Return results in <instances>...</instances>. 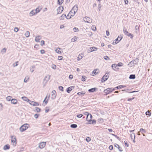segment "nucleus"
I'll use <instances>...</instances> for the list:
<instances>
[{"label": "nucleus", "instance_id": "f257e3e1", "mask_svg": "<svg viewBox=\"0 0 152 152\" xmlns=\"http://www.w3.org/2000/svg\"><path fill=\"white\" fill-rule=\"evenodd\" d=\"M29 124H25L22 125L20 128V131L23 132L26 130L29 127Z\"/></svg>", "mask_w": 152, "mask_h": 152}, {"label": "nucleus", "instance_id": "f03ea898", "mask_svg": "<svg viewBox=\"0 0 152 152\" xmlns=\"http://www.w3.org/2000/svg\"><path fill=\"white\" fill-rule=\"evenodd\" d=\"M139 59L138 58H136L134 60L130 61L128 64V66L130 67H132L133 64L136 65L137 64Z\"/></svg>", "mask_w": 152, "mask_h": 152}, {"label": "nucleus", "instance_id": "7ed1b4c3", "mask_svg": "<svg viewBox=\"0 0 152 152\" xmlns=\"http://www.w3.org/2000/svg\"><path fill=\"white\" fill-rule=\"evenodd\" d=\"M11 142L14 146H15L17 144V140L15 136H11Z\"/></svg>", "mask_w": 152, "mask_h": 152}, {"label": "nucleus", "instance_id": "20e7f679", "mask_svg": "<svg viewBox=\"0 0 152 152\" xmlns=\"http://www.w3.org/2000/svg\"><path fill=\"white\" fill-rule=\"evenodd\" d=\"M123 31L125 35L130 37L131 39H132L134 37L133 35L128 32L126 29H125V28H124Z\"/></svg>", "mask_w": 152, "mask_h": 152}, {"label": "nucleus", "instance_id": "39448f33", "mask_svg": "<svg viewBox=\"0 0 152 152\" xmlns=\"http://www.w3.org/2000/svg\"><path fill=\"white\" fill-rule=\"evenodd\" d=\"M86 120L88 122V123H86V124H92L94 125L96 124V121L95 119L92 120L91 119H88Z\"/></svg>", "mask_w": 152, "mask_h": 152}, {"label": "nucleus", "instance_id": "423d86ee", "mask_svg": "<svg viewBox=\"0 0 152 152\" xmlns=\"http://www.w3.org/2000/svg\"><path fill=\"white\" fill-rule=\"evenodd\" d=\"M28 102H29V103L30 104L34 106H38L39 105V103L38 102L32 101L30 100H28Z\"/></svg>", "mask_w": 152, "mask_h": 152}, {"label": "nucleus", "instance_id": "0eeeda50", "mask_svg": "<svg viewBox=\"0 0 152 152\" xmlns=\"http://www.w3.org/2000/svg\"><path fill=\"white\" fill-rule=\"evenodd\" d=\"M111 89L112 88H107L104 90V92L105 94L106 95H107L112 92V91H111Z\"/></svg>", "mask_w": 152, "mask_h": 152}, {"label": "nucleus", "instance_id": "6e6552de", "mask_svg": "<svg viewBox=\"0 0 152 152\" xmlns=\"http://www.w3.org/2000/svg\"><path fill=\"white\" fill-rule=\"evenodd\" d=\"M57 95V93L55 90H53L52 92L51 99H54L56 98Z\"/></svg>", "mask_w": 152, "mask_h": 152}, {"label": "nucleus", "instance_id": "1a4fd4ad", "mask_svg": "<svg viewBox=\"0 0 152 152\" xmlns=\"http://www.w3.org/2000/svg\"><path fill=\"white\" fill-rule=\"evenodd\" d=\"M46 144V143L45 142H41L39 143V147L41 149L43 148L45 146Z\"/></svg>", "mask_w": 152, "mask_h": 152}, {"label": "nucleus", "instance_id": "9d476101", "mask_svg": "<svg viewBox=\"0 0 152 152\" xmlns=\"http://www.w3.org/2000/svg\"><path fill=\"white\" fill-rule=\"evenodd\" d=\"M64 10V7L63 6L59 7L58 8L57 10V14L61 13Z\"/></svg>", "mask_w": 152, "mask_h": 152}, {"label": "nucleus", "instance_id": "9b49d317", "mask_svg": "<svg viewBox=\"0 0 152 152\" xmlns=\"http://www.w3.org/2000/svg\"><path fill=\"white\" fill-rule=\"evenodd\" d=\"M83 20L86 22L90 23L91 22V19L88 17H85L83 18Z\"/></svg>", "mask_w": 152, "mask_h": 152}, {"label": "nucleus", "instance_id": "f8f14e48", "mask_svg": "<svg viewBox=\"0 0 152 152\" xmlns=\"http://www.w3.org/2000/svg\"><path fill=\"white\" fill-rule=\"evenodd\" d=\"M75 87L74 86H72L67 88L66 89V91L68 93H69Z\"/></svg>", "mask_w": 152, "mask_h": 152}, {"label": "nucleus", "instance_id": "ddd939ff", "mask_svg": "<svg viewBox=\"0 0 152 152\" xmlns=\"http://www.w3.org/2000/svg\"><path fill=\"white\" fill-rule=\"evenodd\" d=\"M50 76L49 75H48L47 76H46L45 77L44 80L43 81H45V83H47L48 81L49 80L50 78Z\"/></svg>", "mask_w": 152, "mask_h": 152}, {"label": "nucleus", "instance_id": "4468645a", "mask_svg": "<svg viewBox=\"0 0 152 152\" xmlns=\"http://www.w3.org/2000/svg\"><path fill=\"white\" fill-rule=\"evenodd\" d=\"M123 34H120V35H119L117 38H116L115 40V41H117L118 42H119L123 38Z\"/></svg>", "mask_w": 152, "mask_h": 152}, {"label": "nucleus", "instance_id": "2eb2a0df", "mask_svg": "<svg viewBox=\"0 0 152 152\" xmlns=\"http://www.w3.org/2000/svg\"><path fill=\"white\" fill-rule=\"evenodd\" d=\"M117 67L118 66L117 65V64H113L111 66L112 68L115 71H117L116 69H119V68H118Z\"/></svg>", "mask_w": 152, "mask_h": 152}, {"label": "nucleus", "instance_id": "dca6fc26", "mask_svg": "<svg viewBox=\"0 0 152 152\" xmlns=\"http://www.w3.org/2000/svg\"><path fill=\"white\" fill-rule=\"evenodd\" d=\"M97 90V88L95 87L88 89V91L89 92L93 93L96 91Z\"/></svg>", "mask_w": 152, "mask_h": 152}, {"label": "nucleus", "instance_id": "f3484780", "mask_svg": "<svg viewBox=\"0 0 152 152\" xmlns=\"http://www.w3.org/2000/svg\"><path fill=\"white\" fill-rule=\"evenodd\" d=\"M97 49V48H96L95 47H90L89 48V52H91L93 51L96 50Z\"/></svg>", "mask_w": 152, "mask_h": 152}, {"label": "nucleus", "instance_id": "a211bd4d", "mask_svg": "<svg viewBox=\"0 0 152 152\" xmlns=\"http://www.w3.org/2000/svg\"><path fill=\"white\" fill-rule=\"evenodd\" d=\"M50 95L49 94L48 97V98L47 100H46V99L47 98V96H46V97H45V99L43 101V102H44L45 103V105L46 104L48 103V100L50 98Z\"/></svg>", "mask_w": 152, "mask_h": 152}, {"label": "nucleus", "instance_id": "6ab92c4d", "mask_svg": "<svg viewBox=\"0 0 152 152\" xmlns=\"http://www.w3.org/2000/svg\"><path fill=\"white\" fill-rule=\"evenodd\" d=\"M11 102L12 104H17L18 100L16 99H12Z\"/></svg>", "mask_w": 152, "mask_h": 152}, {"label": "nucleus", "instance_id": "aec40b11", "mask_svg": "<svg viewBox=\"0 0 152 152\" xmlns=\"http://www.w3.org/2000/svg\"><path fill=\"white\" fill-rule=\"evenodd\" d=\"M10 145L7 144L5 145L3 147V149L4 150H6L10 149Z\"/></svg>", "mask_w": 152, "mask_h": 152}, {"label": "nucleus", "instance_id": "412c9836", "mask_svg": "<svg viewBox=\"0 0 152 152\" xmlns=\"http://www.w3.org/2000/svg\"><path fill=\"white\" fill-rule=\"evenodd\" d=\"M93 74H94L95 75H96L99 72V70L98 69H94L92 72Z\"/></svg>", "mask_w": 152, "mask_h": 152}, {"label": "nucleus", "instance_id": "4be33fe9", "mask_svg": "<svg viewBox=\"0 0 152 152\" xmlns=\"http://www.w3.org/2000/svg\"><path fill=\"white\" fill-rule=\"evenodd\" d=\"M86 94V92L85 91H82L81 92H79L77 93V94L79 96L81 95L82 96H83Z\"/></svg>", "mask_w": 152, "mask_h": 152}, {"label": "nucleus", "instance_id": "5701e85b", "mask_svg": "<svg viewBox=\"0 0 152 152\" xmlns=\"http://www.w3.org/2000/svg\"><path fill=\"white\" fill-rule=\"evenodd\" d=\"M116 146H117L118 148L120 151L122 152L123 151V150H122V148L120 147L117 144H115L114 146L116 147Z\"/></svg>", "mask_w": 152, "mask_h": 152}, {"label": "nucleus", "instance_id": "b1692460", "mask_svg": "<svg viewBox=\"0 0 152 152\" xmlns=\"http://www.w3.org/2000/svg\"><path fill=\"white\" fill-rule=\"evenodd\" d=\"M136 78L135 75L134 74H131L129 75V78L130 79H134Z\"/></svg>", "mask_w": 152, "mask_h": 152}, {"label": "nucleus", "instance_id": "393cba45", "mask_svg": "<svg viewBox=\"0 0 152 152\" xmlns=\"http://www.w3.org/2000/svg\"><path fill=\"white\" fill-rule=\"evenodd\" d=\"M67 17L65 14H63L59 17V19L60 20H63L64 19V17L66 18Z\"/></svg>", "mask_w": 152, "mask_h": 152}, {"label": "nucleus", "instance_id": "a878e982", "mask_svg": "<svg viewBox=\"0 0 152 152\" xmlns=\"http://www.w3.org/2000/svg\"><path fill=\"white\" fill-rule=\"evenodd\" d=\"M73 10H75L76 11H77L78 8V6L77 5H75L72 8V9Z\"/></svg>", "mask_w": 152, "mask_h": 152}, {"label": "nucleus", "instance_id": "bb28decb", "mask_svg": "<svg viewBox=\"0 0 152 152\" xmlns=\"http://www.w3.org/2000/svg\"><path fill=\"white\" fill-rule=\"evenodd\" d=\"M36 14L35 13V12L34 10H32L29 13L30 16H32L35 14Z\"/></svg>", "mask_w": 152, "mask_h": 152}, {"label": "nucleus", "instance_id": "cd10ccee", "mask_svg": "<svg viewBox=\"0 0 152 152\" xmlns=\"http://www.w3.org/2000/svg\"><path fill=\"white\" fill-rule=\"evenodd\" d=\"M61 49L60 48H58L55 50V51L58 54H61V51H60V50H61Z\"/></svg>", "mask_w": 152, "mask_h": 152}, {"label": "nucleus", "instance_id": "c85d7f7f", "mask_svg": "<svg viewBox=\"0 0 152 152\" xmlns=\"http://www.w3.org/2000/svg\"><path fill=\"white\" fill-rule=\"evenodd\" d=\"M145 114L146 115H148L149 116H150L151 115V111L148 110L145 112Z\"/></svg>", "mask_w": 152, "mask_h": 152}, {"label": "nucleus", "instance_id": "c756f323", "mask_svg": "<svg viewBox=\"0 0 152 152\" xmlns=\"http://www.w3.org/2000/svg\"><path fill=\"white\" fill-rule=\"evenodd\" d=\"M77 125L76 124H71L70 125V127L71 128H76L77 127Z\"/></svg>", "mask_w": 152, "mask_h": 152}, {"label": "nucleus", "instance_id": "7c9ffc66", "mask_svg": "<svg viewBox=\"0 0 152 152\" xmlns=\"http://www.w3.org/2000/svg\"><path fill=\"white\" fill-rule=\"evenodd\" d=\"M107 80V78H105L104 79V77L103 76L101 79V82L102 83H104V82L106 81Z\"/></svg>", "mask_w": 152, "mask_h": 152}, {"label": "nucleus", "instance_id": "2f4dec72", "mask_svg": "<svg viewBox=\"0 0 152 152\" xmlns=\"http://www.w3.org/2000/svg\"><path fill=\"white\" fill-rule=\"evenodd\" d=\"M140 132L142 134L146 132V130L143 128H141L140 130Z\"/></svg>", "mask_w": 152, "mask_h": 152}, {"label": "nucleus", "instance_id": "473e14b6", "mask_svg": "<svg viewBox=\"0 0 152 152\" xmlns=\"http://www.w3.org/2000/svg\"><path fill=\"white\" fill-rule=\"evenodd\" d=\"M103 76L105 78H107V80L109 76V72H106Z\"/></svg>", "mask_w": 152, "mask_h": 152}, {"label": "nucleus", "instance_id": "72a5a7b5", "mask_svg": "<svg viewBox=\"0 0 152 152\" xmlns=\"http://www.w3.org/2000/svg\"><path fill=\"white\" fill-rule=\"evenodd\" d=\"M64 2V0H58L57 3L59 5H61Z\"/></svg>", "mask_w": 152, "mask_h": 152}, {"label": "nucleus", "instance_id": "f704fd0d", "mask_svg": "<svg viewBox=\"0 0 152 152\" xmlns=\"http://www.w3.org/2000/svg\"><path fill=\"white\" fill-rule=\"evenodd\" d=\"M98 121L99 123H102L104 122V119L103 118H99L98 120Z\"/></svg>", "mask_w": 152, "mask_h": 152}, {"label": "nucleus", "instance_id": "c9c22d12", "mask_svg": "<svg viewBox=\"0 0 152 152\" xmlns=\"http://www.w3.org/2000/svg\"><path fill=\"white\" fill-rule=\"evenodd\" d=\"M83 113L85 115H87V117H86V120L88 119V116L89 115L90 113H88V112H84Z\"/></svg>", "mask_w": 152, "mask_h": 152}, {"label": "nucleus", "instance_id": "e433bc0d", "mask_svg": "<svg viewBox=\"0 0 152 152\" xmlns=\"http://www.w3.org/2000/svg\"><path fill=\"white\" fill-rule=\"evenodd\" d=\"M12 98V97L11 96H7V97H6V100L7 101H11V99Z\"/></svg>", "mask_w": 152, "mask_h": 152}, {"label": "nucleus", "instance_id": "4c0bfd02", "mask_svg": "<svg viewBox=\"0 0 152 152\" xmlns=\"http://www.w3.org/2000/svg\"><path fill=\"white\" fill-rule=\"evenodd\" d=\"M30 32L28 31H27L25 34V35L26 37H28L29 36Z\"/></svg>", "mask_w": 152, "mask_h": 152}, {"label": "nucleus", "instance_id": "58836bf2", "mask_svg": "<svg viewBox=\"0 0 152 152\" xmlns=\"http://www.w3.org/2000/svg\"><path fill=\"white\" fill-rule=\"evenodd\" d=\"M86 76L84 75L82 76L81 80L83 82H84L86 80Z\"/></svg>", "mask_w": 152, "mask_h": 152}, {"label": "nucleus", "instance_id": "ea45409f", "mask_svg": "<svg viewBox=\"0 0 152 152\" xmlns=\"http://www.w3.org/2000/svg\"><path fill=\"white\" fill-rule=\"evenodd\" d=\"M22 99H23L25 101H27L28 102V100H30L29 99H28L27 97L25 96H23L22 97Z\"/></svg>", "mask_w": 152, "mask_h": 152}, {"label": "nucleus", "instance_id": "a19ab883", "mask_svg": "<svg viewBox=\"0 0 152 152\" xmlns=\"http://www.w3.org/2000/svg\"><path fill=\"white\" fill-rule=\"evenodd\" d=\"M40 37L39 36L36 37H35V41L37 42H39V41L40 40V39L39 38V37Z\"/></svg>", "mask_w": 152, "mask_h": 152}, {"label": "nucleus", "instance_id": "79ce46f5", "mask_svg": "<svg viewBox=\"0 0 152 152\" xmlns=\"http://www.w3.org/2000/svg\"><path fill=\"white\" fill-rule=\"evenodd\" d=\"M35 108L36 109L35 110V111L36 112H37V113L40 112V111L41 110V109L40 108H39V107H36Z\"/></svg>", "mask_w": 152, "mask_h": 152}, {"label": "nucleus", "instance_id": "37998d69", "mask_svg": "<svg viewBox=\"0 0 152 152\" xmlns=\"http://www.w3.org/2000/svg\"><path fill=\"white\" fill-rule=\"evenodd\" d=\"M6 50L7 48H4L1 50V52L2 53H5L6 52Z\"/></svg>", "mask_w": 152, "mask_h": 152}, {"label": "nucleus", "instance_id": "c03bdc74", "mask_svg": "<svg viewBox=\"0 0 152 152\" xmlns=\"http://www.w3.org/2000/svg\"><path fill=\"white\" fill-rule=\"evenodd\" d=\"M58 89L59 90L61 91H64V87L61 86H60L58 87Z\"/></svg>", "mask_w": 152, "mask_h": 152}, {"label": "nucleus", "instance_id": "a18cd8bd", "mask_svg": "<svg viewBox=\"0 0 152 152\" xmlns=\"http://www.w3.org/2000/svg\"><path fill=\"white\" fill-rule=\"evenodd\" d=\"M35 10V13L37 14V13H38V12H39L40 11V10H39V8L38 7V8H37Z\"/></svg>", "mask_w": 152, "mask_h": 152}, {"label": "nucleus", "instance_id": "49530a36", "mask_svg": "<svg viewBox=\"0 0 152 152\" xmlns=\"http://www.w3.org/2000/svg\"><path fill=\"white\" fill-rule=\"evenodd\" d=\"M73 31L75 32H78L79 31V30L78 28L76 27H74L73 28Z\"/></svg>", "mask_w": 152, "mask_h": 152}, {"label": "nucleus", "instance_id": "de8ad7c7", "mask_svg": "<svg viewBox=\"0 0 152 152\" xmlns=\"http://www.w3.org/2000/svg\"><path fill=\"white\" fill-rule=\"evenodd\" d=\"M19 62L18 61H17L15 63H14L13 64L14 67H15L17 66L18 65Z\"/></svg>", "mask_w": 152, "mask_h": 152}, {"label": "nucleus", "instance_id": "09e8293b", "mask_svg": "<svg viewBox=\"0 0 152 152\" xmlns=\"http://www.w3.org/2000/svg\"><path fill=\"white\" fill-rule=\"evenodd\" d=\"M117 65L118 66L120 67L123 66V64L122 62H120L118 63L117 64Z\"/></svg>", "mask_w": 152, "mask_h": 152}, {"label": "nucleus", "instance_id": "8fccbe9b", "mask_svg": "<svg viewBox=\"0 0 152 152\" xmlns=\"http://www.w3.org/2000/svg\"><path fill=\"white\" fill-rule=\"evenodd\" d=\"M77 40V38L75 36V37L73 38H72L71 39V42H74L75 41H76Z\"/></svg>", "mask_w": 152, "mask_h": 152}, {"label": "nucleus", "instance_id": "3c124183", "mask_svg": "<svg viewBox=\"0 0 152 152\" xmlns=\"http://www.w3.org/2000/svg\"><path fill=\"white\" fill-rule=\"evenodd\" d=\"M39 114H35L34 115V117L36 118V119H37V118L39 116Z\"/></svg>", "mask_w": 152, "mask_h": 152}, {"label": "nucleus", "instance_id": "603ef678", "mask_svg": "<svg viewBox=\"0 0 152 152\" xmlns=\"http://www.w3.org/2000/svg\"><path fill=\"white\" fill-rule=\"evenodd\" d=\"M91 140V138L89 137H87L86 139V141L88 142L90 141Z\"/></svg>", "mask_w": 152, "mask_h": 152}, {"label": "nucleus", "instance_id": "864d4df0", "mask_svg": "<svg viewBox=\"0 0 152 152\" xmlns=\"http://www.w3.org/2000/svg\"><path fill=\"white\" fill-rule=\"evenodd\" d=\"M76 116L78 118H81L83 116V115L82 114H79L78 115H77Z\"/></svg>", "mask_w": 152, "mask_h": 152}, {"label": "nucleus", "instance_id": "5fc2aeb1", "mask_svg": "<svg viewBox=\"0 0 152 152\" xmlns=\"http://www.w3.org/2000/svg\"><path fill=\"white\" fill-rule=\"evenodd\" d=\"M121 85L118 86L116 87H115V88L117 89V90L119 89H120L122 88L121 87Z\"/></svg>", "mask_w": 152, "mask_h": 152}, {"label": "nucleus", "instance_id": "6e6d98bb", "mask_svg": "<svg viewBox=\"0 0 152 152\" xmlns=\"http://www.w3.org/2000/svg\"><path fill=\"white\" fill-rule=\"evenodd\" d=\"M45 44V41L44 40H42L41 41V45L42 46L43 45H44Z\"/></svg>", "mask_w": 152, "mask_h": 152}, {"label": "nucleus", "instance_id": "4d7b16f0", "mask_svg": "<svg viewBox=\"0 0 152 152\" xmlns=\"http://www.w3.org/2000/svg\"><path fill=\"white\" fill-rule=\"evenodd\" d=\"M124 144L127 147H128L129 146V144H128L127 143V142L126 141H125L124 142Z\"/></svg>", "mask_w": 152, "mask_h": 152}, {"label": "nucleus", "instance_id": "13d9d810", "mask_svg": "<svg viewBox=\"0 0 152 152\" xmlns=\"http://www.w3.org/2000/svg\"><path fill=\"white\" fill-rule=\"evenodd\" d=\"M132 89H129V88H127V89H124V91L126 92H128V91H130L131 90H132Z\"/></svg>", "mask_w": 152, "mask_h": 152}, {"label": "nucleus", "instance_id": "bf43d9fd", "mask_svg": "<svg viewBox=\"0 0 152 152\" xmlns=\"http://www.w3.org/2000/svg\"><path fill=\"white\" fill-rule=\"evenodd\" d=\"M92 30L94 31H95L96 30V27H95L94 26H92Z\"/></svg>", "mask_w": 152, "mask_h": 152}, {"label": "nucleus", "instance_id": "052dcab7", "mask_svg": "<svg viewBox=\"0 0 152 152\" xmlns=\"http://www.w3.org/2000/svg\"><path fill=\"white\" fill-rule=\"evenodd\" d=\"M51 68L54 69H55L56 68V66L55 64H53Z\"/></svg>", "mask_w": 152, "mask_h": 152}, {"label": "nucleus", "instance_id": "680f3d73", "mask_svg": "<svg viewBox=\"0 0 152 152\" xmlns=\"http://www.w3.org/2000/svg\"><path fill=\"white\" fill-rule=\"evenodd\" d=\"M104 59L106 60H109L110 58L107 56H105L104 57Z\"/></svg>", "mask_w": 152, "mask_h": 152}, {"label": "nucleus", "instance_id": "e2e57ef3", "mask_svg": "<svg viewBox=\"0 0 152 152\" xmlns=\"http://www.w3.org/2000/svg\"><path fill=\"white\" fill-rule=\"evenodd\" d=\"M139 26L138 25H136L135 27V29L137 31H139Z\"/></svg>", "mask_w": 152, "mask_h": 152}, {"label": "nucleus", "instance_id": "0e129e2a", "mask_svg": "<svg viewBox=\"0 0 152 152\" xmlns=\"http://www.w3.org/2000/svg\"><path fill=\"white\" fill-rule=\"evenodd\" d=\"M109 148L111 150H112L113 148V145H110L109 147Z\"/></svg>", "mask_w": 152, "mask_h": 152}, {"label": "nucleus", "instance_id": "69168bd1", "mask_svg": "<svg viewBox=\"0 0 152 152\" xmlns=\"http://www.w3.org/2000/svg\"><path fill=\"white\" fill-rule=\"evenodd\" d=\"M48 107H46V108L45 109V112L46 113H47L49 111V110H50L49 109V108L47 109V108H48Z\"/></svg>", "mask_w": 152, "mask_h": 152}, {"label": "nucleus", "instance_id": "338daca9", "mask_svg": "<svg viewBox=\"0 0 152 152\" xmlns=\"http://www.w3.org/2000/svg\"><path fill=\"white\" fill-rule=\"evenodd\" d=\"M74 16V15L73 14H71L69 17H66V19H69L71 18L72 17H73V16Z\"/></svg>", "mask_w": 152, "mask_h": 152}, {"label": "nucleus", "instance_id": "774afa93", "mask_svg": "<svg viewBox=\"0 0 152 152\" xmlns=\"http://www.w3.org/2000/svg\"><path fill=\"white\" fill-rule=\"evenodd\" d=\"M19 30V28L18 27H15L14 28V31L15 32H17Z\"/></svg>", "mask_w": 152, "mask_h": 152}]
</instances>
